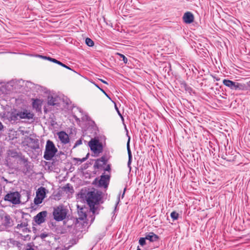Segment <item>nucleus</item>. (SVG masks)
Here are the masks:
<instances>
[{"label": "nucleus", "instance_id": "1", "mask_svg": "<svg viewBox=\"0 0 250 250\" xmlns=\"http://www.w3.org/2000/svg\"><path fill=\"white\" fill-rule=\"evenodd\" d=\"M34 114L33 112L26 108L16 110L15 113H12L11 119L17 121L19 119H25L28 120H34Z\"/></svg>", "mask_w": 250, "mask_h": 250}, {"label": "nucleus", "instance_id": "2", "mask_svg": "<svg viewBox=\"0 0 250 250\" xmlns=\"http://www.w3.org/2000/svg\"><path fill=\"white\" fill-rule=\"evenodd\" d=\"M86 198L88 204L91 208L93 209L94 206L99 204L101 200L102 194L101 192L94 190L89 191L86 194Z\"/></svg>", "mask_w": 250, "mask_h": 250}, {"label": "nucleus", "instance_id": "3", "mask_svg": "<svg viewBox=\"0 0 250 250\" xmlns=\"http://www.w3.org/2000/svg\"><path fill=\"white\" fill-rule=\"evenodd\" d=\"M57 151V149L53 143L48 140L46 142L43 157L46 160H50L55 156Z\"/></svg>", "mask_w": 250, "mask_h": 250}, {"label": "nucleus", "instance_id": "4", "mask_svg": "<svg viewBox=\"0 0 250 250\" xmlns=\"http://www.w3.org/2000/svg\"><path fill=\"white\" fill-rule=\"evenodd\" d=\"M54 219L58 221H62L65 218L66 210L62 207H58L55 208L53 211Z\"/></svg>", "mask_w": 250, "mask_h": 250}, {"label": "nucleus", "instance_id": "5", "mask_svg": "<svg viewBox=\"0 0 250 250\" xmlns=\"http://www.w3.org/2000/svg\"><path fill=\"white\" fill-rule=\"evenodd\" d=\"M73 116L75 119L78 122L80 121V119L82 121H86L88 119V116L79 107H74L72 110Z\"/></svg>", "mask_w": 250, "mask_h": 250}, {"label": "nucleus", "instance_id": "6", "mask_svg": "<svg viewBox=\"0 0 250 250\" xmlns=\"http://www.w3.org/2000/svg\"><path fill=\"white\" fill-rule=\"evenodd\" d=\"M91 150L95 154H99L103 150V146L99 141L95 139H91L88 143Z\"/></svg>", "mask_w": 250, "mask_h": 250}, {"label": "nucleus", "instance_id": "7", "mask_svg": "<svg viewBox=\"0 0 250 250\" xmlns=\"http://www.w3.org/2000/svg\"><path fill=\"white\" fill-rule=\"evenodd\" d=\"M20 197L21 195L18 192H10L5 195L4 200L13 204H18L20 203Z\"/></svg>", "mask_w": 250, "mask_h": 250}, {"label": "nucleus", "instance_id": "8", "mask_svg": "<svg viewBox=\"0 0 250 250\" xmlns=\"http://www.w3.org/2000/svg\"><path fill=\"white\" fill-rule=\"evenodd\" d=\"M23 143L33 149H36L39 147L38 139L31 137H25Z\"/></svg>", "mask_w": 250, "mask_h": 250}, {"label": "nucleus", "instance_id": "9", "mask_svg": "<svg viewBox=\"0 0 250 250\" xmlns=\"http://www.w3.org/2000/svg\"><path fill=\"white\" fill-rule=\"evenodd\" d=\"M47 214V212L45 211H42L39 213L36 216H35V221L39 225L43 223L45 221V217Z\"/></svg>", "mask_w": 250, "mask_h": 250}, {"label": "nucleus", "instance_id": "10", "mask_svg": "<svg viewBox=\"0 0 250 250\" xmlns=\"http://www.w3.org/2000/svg\"><path fill=\"white\" fill-rule=\"evenodd\" d=\"M109 176L108 175H102L99 180V185L101 187L106 188L109 181Z\"/></svg>", "mask_w": 250, "mask_h": 250}, {"label": "nucleus", "instance_id": "11", "mask_svg": "<svg viewBox=\"0 0 250 250\" xmlns=\"http://www.w3.org/2000/svg\"><path fill=\"white\" fill-rule=\"evenodd\" d=\"M184 21L186 23H191L193 21V15L190 12L185 13L183 17Z\"/></svg>", "mask_w": 250, "mask_h": 250}, {"label": "nucleus", "instance_id": "12", "mask_svg": "<svg viewBox=\"0 0 250 250\" xmlns=\"http://www.w3.org/2000/svg\"><path fill=\"white\" fill-rule=\"evenodd\" d=\"M32 107L37 111H39L41 110L42 101L39 99H32Z\"/></svg>", "mask_w": 250, "mask_h": 250}, {"label": "nucleus", "instance_id": "13", "mask_svg": "<svg viewBox=\"0 0 250 250\" xmlns=\"http://www.w3.org/2000/svg\"><path fill=\"white\" fill-rule=\"evenodd\" d=\"M60 140L64 144L68 143L69 141L68 135L64 131H61L58 133Z\"/></svg>", "mask_w": 250, "mask_h": 250}, {"label": "nucleus", "instance_id": "14", "mask_svg": "<svg viewBox=\"0 0 250 250\" xmlns=\"http://www.w3.org/2000/svg\"><path fill=\"white\" fill-rule=\"evenodd\" d=\"M223 83L232 90H235L237 82L229 80L224 79Z\"/></svg>", "mask_w": 250, "mask_h": 250}, {"label": "nucleus", "instance_id": "15", "mask_svg": "<svg viewBox=\"0 0 250 250\" xmlns=\"http://www.w3.org/2000/svg\"><path fill=\"white\" fill-rule=\"evenodd\" d=\"M146 238L150 242H153L158 240L159 236L154 233L150 232L146 234Z\"/></svg>", "mask_w": 250, "mask_h": 250}, {"label": "nucleus", "instance_id": "16", "mask_svg": "<svg viewBox=\"0 0 250 250\" xmlns=\"http://www.w3.org/2000/svg\"><path fill=\"white\" fill-rule=\"evenodd\" d=\"M2 224L5 227H11L12 225L13 221L10 216L5 215L2 218Z\"/></svg>", "mask_w": 250, "mask_h": 250}, {"label": "nucleus", "instance_id": "17", "mask_svg": "<svg viewBox=\"0 0 250 250\" xmlns=\"http://www.w3.org/2000/svg\"><path fill=\"white\" fill-rule=\"evenodd\" d=\"M48 104L50 105H56L59 104L58 97L55 96L53 97L52 96H48Z\"/></svg>", "mask_w": 250, "mask_h": 250}, {"label": "nucleus", "instance_id": "18", "mask_svg": "<svg viewBox=\"0 0 250 250\" xmlns=\"http://www.w3.org/2000/svg\"><path fill=\"white\" fill-rule=\"evenodd\" d=\"M45 190L46 189L44 188L41 187L37 190L36 195L43 199L45 197Z\"/></svg>", "mask_w": 250, "mask_h": 250}, {"label": "nucleus", "instance_id": "19", "mask_svg": "<svg viewBox=\"0 0 250 250\" xmlns=\"http://www.w3.org/2000/svg\"><path fill=\"white\" fill-rule=\"evenodd\" d=\"M78 219L81 220H84L86 219L87 215L85 211H83V209L81 208L80 210L78 211Z\"/></svg>", "mask_w": 250, "mask_h": 250}, {"label": "nucleus", "instance_id": "20", "mask_svg": "<svg viewBox=\"0 0 250 250\" xmlns=\"http://www.w3.org/2000/svg\"><path fill=\"white\" fill-rule=\"evenodd\" d=\"M235 90H247L246 83L237 82Z\"/></svg>", "mask_w": 250, "mask_h": 250}, {"label": "nucleus", "instance_id": "21", "mask_svg": "<svg viewBox=\"0 0 250 250\" xmlns=\"http://www.w3.org/2000/svg\"><path fill=\"white\" fill-rule=\"evenodd\" d=\"M40 57L44 59H46V60H47L48 61H50L52 62H53L54 63H57L58 64L59 63V62L60 61L57 60L56 59H54V58H52L51 57H46V56H40Z\"/></svg>", "mask_w": 250, "mask_h": 250}, {"label": "nucleus", "instance_id": "22", "mask_svg": "<svg viewBox=\"0 0 250 250\" xmlns=\"http://www.w3.org/2000/svg\"><path fill=\"white\" fill-rule=\"evenodd\" d=\"M170 216L173 220H176L178 219L179 214L177 212L174 211L170 213Z\"/></svg>", "mask_w": 250, "mask_h": 250}, {"label": "nucleus", "instance_id": "23", "mask_svg": "<svg viewBox=\"0 0 250 250\" xmlns=\"http://www.w3.org/2000/svg\"><path fill=\"white\" fill-rule=\"evenodd\" d=\"M85 43L87 45L90 47L93 46L94 44V42L89 38H87L85 39Z\"/></svg>", "mask_w": 250, "mask_h": 250}, {"label": "nucleus", "instance_id": "24", "mask_svg": "<svg viewBox=\"0 0 250 250\" xmlns=\"http://www.w3.org/2000/svg\"><path fill=\"white\" fill-rule=\"evenodd\" d=\"M43 200V199L42 198L39 197L36 195V197L34 200V202L36 205H39L42 203Z\"/></svg>", "mask_w": 250, "mask_h": 250}, {"label": "nucleus", "instance_id": "25", "mask_svg": "<svg viewBox=\"0 0 250 250\" xmlns=\"http://www.w3.org/2000/svg\"><path fill=\"white\" fill-rule=\"evenodd\" d=\"M129 141H130V137H129L128 140V142L127 143V153H128V158H132V157L131 151L130 146H129Z\"/></svg>", "mask_w": 250, "mask_h": 250}, {"label": "nucleus", "instance_id": "26", "mask_svg": "<svg viewBox=\"0 0 250 250\" xmlns=\"http://www.w3.org/2000/svg\"><path fill=\"white\" fill-rule=\"evenodd\" d=\"M104 165V164H102V163H101V160H97L95 163L94 167L97 168H99L101 167H102Z\"/></svg>", "mask_w": 250, "mask_h": 250}, {"label": "nucleus", "instance_id": "27", "mask_svg": "<svg viewBox=\"0 0 250 250\" xmlns=\"http://www.w3.org/2000/svg\"><path fill=\"white\" fill-rule=\"evenodd\" d=\"M117 54L120 57V58L123 59V61L125 63H127V58L123 54H122L119 53H117Z\"/></svg>", "mask_w": 250, "mask_h": 250}, {"label": "nucleus", "instance_id": "28", "mask_svg": "<svg viewBox=\"0 0 250 250\" xmlns=\"http://www.w3.org/2000/svg\"><path fill=\"white\" fill-rule=\"evenodd\" d=\"M146 237L145 238H140L139 241V244L142 246H144L146 244Z\"/></svg>", "mask_w": 250, "mask_h": 250}, {"label": "nucleus", "instance_id": "29", "mask_svg": "<svg viewBox=\"0 0 250 250\" xmlns=\"http://www.w3.org/2000/svg\"><path fill=\"white\" fill-rule=\"evenodd\" d=\"M94 84V85L97 87L103 93H104L108 98H109V97L108 96V95L106 94V93L104 91V90H103L102 88H100L98 84H97L96 83H93Z\"/></svg>", "mask_w": 250, "mask_h": 250}, {"label": "nucleus", "instance_id": "30", "mask_svg": "<svg viewBox=\"0 0 250 250\" xmlns=\"http://www.w3.org/2000/svg\"><path fill=\"white\" fill-rule=\"evenodd\" d=\"M58 64H59V65H60L62 66V67H65V68H67V69H71V68H70L69 66H68L66 65L65 64L62 63V62H59Z\"/></svg>", "mask_w": 250, "mask_h": 250}, {"label": "nucleus", "instance_id": "31", "mask_svg": "<svg viewBox=\"0 0 250 250\" xmlns=\"http://www.w3.org/2000/svg\"><path fill=\"white\" fill-rule=\"evenodd\" d=\"M87 159V157L83 158L82 159L80 158H77L76 159V160L80 162V163H82L83 162H84Z\"/></svg>", "mask_w": 250, "mask_h": 250}, {"label": "nucleus", "instance_id": "32", "mask_svg": "<svg viewBox=\"0 0 250 250\" xmlns=\"http://www.w3.org/2000/svg\"><path fill=\"white\" fill-rule=\"evenodd\" d=\"M131 161H132V158H128V163H127V166L128 167H129V169L130 170L131 167Z\"/></svg>", "mask_w": 250, "mask_h": 250}, {"label": "nucleus", "instance_id": "33", "mask_svg": "<svg viewBox=\"0 0 250 250\" xmlns=\"http://www.w3.org/2000/svg\"><path fill=\"white\" fill-rule=\"evenodd\" d=\"M48 236V234L47 233H42L40 234V237L42 238V239H44L45 238H46L47 236Z\"/></svg>", "mask_w": 250, "mask_h": 250}, {"label": "nucleus", "instance_id": "34", "mask_svg": "<svg viewBox=\"0 0 250 250\" xmlns=\"http://www.w3.org/2000/svg\"><path fill=\"white\" fill-rule=\"evenodd\" d=\"M115 108H116L119 115L121 117V118L122 119V120H123L124 119L123 117L122 116V114H121L120 111L119 110L118 108H117V107L116 106V105H115Z\"/></svg>", "mask_w": 250, "mask_h": 250}, {"label": "nucleus", "instance_id": "35", "mask_svg": "<svg viewBox=\"0 0 250 250\" xmlns=\"http://www.w3.org/2000/svg\"><path fill=\"white\" fill-rule=\"evenodd\" d=\"M98 160H101V163H102V164H105V158L103 157H101L100 159H98Z\"/></svg>", "mask_w": 250, "mask_h": 250}, {"label": "nucleus", "instance_id": "36", "mask_svg": "<svg viewBox=\"0 0 250 250\" xmlns=\"http://www.w3.org/2000/svg\"><path fill=\"white\" fill-rule=\"evenodd\" d=\"M247 90L250 91V81L246 83Z\"/></svg>", "mask_w": 250, "mask_h": 250}, {"label": "nucleus", "instance_id": "37", "mask_svg": "<svg viewBox=\"0 0 250 250\" xmlns=\"http://www.w3.org/2000/svg\"><path fill=\"white\" fill-rule=\"evenodd\" d=\"M64 188H65V189H67V190H68V191H70V190H73L72 187L70 188V187L69 186V185H68H68H67V186H66V187H65Z\"/></svg>", "mask_w": 250, "mask_h": 250}, {"label": "nucleus", "instance_id": "38", "mask_svg": "<svg viewBox=\"0 0 250 250\" xmlns=\"http://www.w3.org/2000/svg\"><path fill=\"white\" fill-rule=\"evenodd\" d=\"M110 166L109 165H107L106 166V167H105V168L104 169V170L105 171H110Z\"/></svg>", "mask_w": 250, "mask_h": 250}, {"label": "nucleus", "instance_id": "39", "mask_svg": "<svg viewBox=\"0 0 250 250\" xmlns=\"http://www.w3.org/2000/svg\"><path fill=\"white\" fill-rule=\"evenodd\" d=\"M3 129V125L2 124V123H1V122H0V131H2Z\"/></svg>", "mask_w": 250, "mask_h": 250}, {"label": "nucleus", "instance_id": "40", "mask_svg": "<svg viewBox=\"0 0 250 250\" xmlns=\"http://www.w3.org/2000/svg\"><path fill=\"white\" fill-rule=\"evenodd\" d=\"M81 144H82V141L81 140H79V141H77V142L76 143L75 145L77 146V145H79Z\"/></svg>", "mask_w": 250, "mask_h": 250}, {"label": "nucleus", "instance_id": "41", "mask_svg": "<svg viewBox=\"0 0 250 250\" xmlns=\"http://www.w3.org/2000/svg\"><path fill=\"white\" fill-rule=\"evenodd\" d=\"M125 190H126V188H124V192H123V194H122L121 198L122 199L124 197Z\"/></svg>", "mask_w": 250, "mask_h": 250}, {"label": "nucleus", "instance_id": "42", "mask_svg": "<svg viewBox=\"0 0 250 250\" xmlns=\"http://www.w3.org/2000/svg\"><path fill=\"white\" fill-rule=\"evenodd\" d=\"M100 81L101 82H102L103 83H105V84H108V83H107V82H106L105 81H104V80H103V79H100Z\"/></svg>", "mask_w": 250, "mask_h": 250}, {"label": "nucleus", "instance_id": "43", "mask_svg": "<svg viewBox=\"0 0 250 250\" xmlns=\"http://www.w3.org/2000/svg\"><path fill=\"white\" fill-rule=\"evenodd\" d=\"M120 195H119V197H118V203H119V202H120Z\"/></svg>", "mask_w": 250, "mask_h": 250}, {"label": "nucleus", "instance_id": "44", "mask_svg": "<svg viewBox=\"0 0 250 250\" xmlns=\"http://www.w3.org/2000/svg\"><path fill=\"white\" fill-rule=\"evenodd\" d=\"M21 225H18V226L17 227L19 228V227H21Z\"/></svg>", "mask_w": 250, "mask_h": 250}, {"label": "nucleus", "instance_id": "45", "mask_svg": "<svg viewBox=\"0 0 250 250\" xmlns=\"http://www.w3.org/2000/svg\"><path fill=\"white\" fill-rule=\"evenodd\" d=\"M137 250H141V249L138 247Z\"/></svg>", "mask_w": 250, "mask_h": 250}]
</instances>
